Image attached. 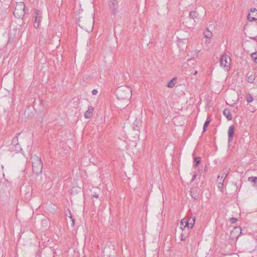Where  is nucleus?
I'll return each instance as SVG.
<instances>
[{"label": "nucleus", "instance_id": "f8f14e48", "mask_svg": "<svg viewBox=\"0 0 257 257\" xmlns=\"http://www.w3.org/2000/svg\"><path fill=\"white\" fill-rule=\"evenodd\" d=\"M93 111V107L92 106H89L87 110L85 112L84 116L86 118H89L91 117L92 112Z\"/></svg>", "mask_w": 257, "mask_h": 257}, {"label": "nucleus", "instance_id": "4c0bfd02", "mask_svg": "<svg viewBox=\"0 0 257 257\" xmlns=\"http://www.w3.org/2000/svg\"><path fill=\"white\" fill-rule=\"evenodd\" d=\"M249 181H251L252 182V179H250Z\"/></svg>", "mask_w": 257, "mask_h": 257}, {"label": "nucleus", "instance_id": "dca6fc26", "mask_svg": "<svg viewBox=\"0 0 257 257\" xmlns=\"http://www.w3.org/2000/svg\"><path fill=\"white\" fill-rule=\"evenodd\" d=\"M177 79L174 77L172 80H171L167 84V86L169 88H173L176 82Z\"/></svg>", "mask_w": 257, "mask_h": 257}, {"label": "nucleus", "instance_id": "4468645a", "mask_svg": "<svg viewBox=\"0 0 257 257\" xmlns=\"http://www.w3.org/2000/svg\"><path fill=\"white\" fill-rule=\"evenodd\" d=\"M223 114L224 115V116H226V117L227 118V119L228 120H231L232 116H231V114L230 113V110L229 109H225L223 110Z\"/></svg>", "mask_w": 257, "mask_h": 257}, {"label": "nucleus", "instance_id": "20e7f679", "mask_svg": "<svg viewBox=\"0 0 257 257\" xmlns=\"http://www.w3.org/2000/svg\"><path fill=\"white\" fill-rule=\"evenodd\" d=\"M231 64V59L227 54L222 55L220 59V66L224 68L225 70H228Z\"/></svg>", "mask_w": 257, "mask_h": 257}, {"label": "nucleus", "instance_id": "e433bc0d", "mask_svg": "<svg viewBox=\"0 0 257 257\" xmlns=\"http://www.w3.org/2000/svg\"><path fill=\"white\" fill-rule=\"evenodd\" d=\"M252 39L256 40H257V37H255L252 38Z\"/></svg>", "mask_w": 257, "mask_h": 257}, {"label": "nucleus", "instance_id": "1a4fd4ad", "mask_svg": "<svg viewBox=\"0 0 257 257\" xmlns=\"http://www.w3.org/2000/svg\"><path fill=\"white\" fill-rule=\"evenodd\" d=\"M18 138H14L10 146V148L12 152L18 153L22 150L20 145L18 143Z\"/></svg>", "mask_w": 257, "mask_h": 257}, {"label": "nucleus", "instance_id": "9d476101", "mask_svg": "<svg viewBox=\"0 0 257 257\" xmlns=\"http://www.w3.org/2000/svg\"><path fill=\"white\" fill-rule=\"evenodd\" d=\"M190 195L194 200H197L199 196V191L197 188H192L190 191Z\"/></svg>", "mask_w": 257, "mask_h": 257}, {"label": "nucleus", "instance_id": "9b49d317", "mask_svg": "<svg viewBox=\"0 0 257 257\" xmlns=\"http://www.w3.org/2000/svg\"><path fill=\"white\" fill-rule=\"evenodd\" d=\"M234 131V127L233 125H230L228 130V142H230L231 141L233 135Z\"/></svg>", "mask_w": 257, "mask_h": 257}, {"label": "nucleus", "instance_id": "2eb2a0df", "mask_svg": "<svg viewBox=\"0 0 257 257\" xmlns=\"http://www.w3.org/2000/svg\"><path fill=\"white\" fill-rule=\"evenodd\" d=\"M229 172V169L226 168L224 169L221 173H220L219 175L221 177V178H223L225 179L227 177L228 174Z\"/></svg>", "mask_w": 257, "mask_h": 257}, {"label": "nucleus", "instance_id": "4be33fe9", "mask_svg": "<svg viewBox=\"0 0 257 257\" xmlns=\"http://www.w3.org/2000/svg\"><path fill=\"white\" fill-rule=\"evenodd\" d=\"M194 161L196 162V164L194 165V167H197L200 163V158L196 157L194 158Z\"/></svg>", "mask_w": 257, "mask_h": 257}, {"label": "nucleus", "instance_id": "a211bd4d", "mask_svg": "<svg viewBox=\"0 0 257 257\" xmlns=\"http://www.w3.org/2000/svg\"><path fill=\"white\" fill-rule=\"evenodd\" d=\"M198 16V14L195 11H192L190 12L189 14V18L191 19H194L195 18H197Z\"/></svg>", "mask_w": 257, "mask_h": 257}, {"label": "nucleus", "instance_id": "72a5a7b5", "mask_svg": "<svg viewBox=\"0 0 257 257\" xmlns=\"http://www.w3.org/2000/svg\"><path fill=\"white\" fill-rule=\"evenodd\" d=\"M251 12H256L257 13V10H256L255 8L251 9Z\"/></svg>", "mask_w": 257, "mask_h": 257}, {"label": "nucleus", "instance_id": "39448f33", "mask_svg": "<svg viewBox=\"0 0 257 257\" xmlns=\"http://www.w3.org/2000/svg\"><path fill=\"white\" fill-rule=\"evenodd\" d=\"M83 20V19L82 20L79 19L78 22V25L86 31L88 32H91L92 30L93 20L92 21L91 19H90L89 21L86 25L84 24Z\"/></svg>", "mask_w": 257, "mask_h": 257}, {"label": "nucleus", "instance_id": "c756f323", "mask_svg": "<svg viewBox=\"0 0 257 257\" xmlns=\"http://www.w3.org/2000/svg\"><path fill=\"white\" fill-rule=\"evenodd\" d=\"M92 196L93 197L96 198H98L99 197V195L98 194L96 193V192H93L92 193Z\"/></svg>", "mask_w": 257, "mask_h": 257}, {"label": "nucleus", "instance_id": "cd10ccee", "mask_svg": "<svg viewBox=\"0 0 257 257\" xmlns=\"http://www.w3.org/2000/svg\"><path fill=\"white\" fill-rule=\"evenodd\" d=\"M247 18L250 21H253L254 20H256V19L255 18H254V17H252L250 15V14H248V16H247Z\"/></svg>", "mask_w": 257, "mask_h": 257}, {"label": "nucleus", "instance_id": "a878e982", "mask_svg": "<svg viewBox=\"0 0 257 257\" xmlns=\"http://www.w3.org/2000/svg\"><path fill=\"white\" fill-rule=\"evenodd\" d=\"M254 79V77L253 76H252V75H250L249 77H248V81L249 82V83H252L253 82V80Z\"/></svg>", "mask_w": 257, "mask_h": 257}, {"label": "nucleus", "instance_id": "7ed1b4c3", "mask_svg": "<svg viewBox=\"0 0 257 257\" xmlns=\"http://www.w3.org/2000/svg\"><path fill=\"white\" fill-rule=\"evenodd\" d=\"M25 5L24 3H20L16 5L14 12V16L18 18H23L25 15Z\"/></svg>", "mask_w": 257, "mask_h": 257}, {"label": "nucleus", "instance_id": "5701e85b", "mask_svg": "<svg viewBox=\"0 0 257 257\" xmlns=\"http://www.w3.org/2000/svg\"><path fill=\"white\" fill-rule=\"evenodd\" d=\"M251 57L257 63V52L251 54Z\"/></svg>", "mask_w": 257, "mask_h": 257}, {"label": "nucleus", "instance_id": "412c9836", "mask_svg": "<svg viewBox=\"0 0 257 257\" xmlns=\"http://www.w3.org/2000/svg\"><path fill=\"white\" fill-rule=\"evenodd\" d=\"M252 179V182L254 183V186H257V177H249L248 178L247 180L250 181V179Z\"/></svg>", "mask_w": 257, "mask_h": 257}, {"label": "nucleus", "instance_id": "f257e3e1", "mask_svg": "<svg viewBox=\"0 0 257 257\" xmlns=\"http://www.w3.org/2000/svg\"><path fill=\"white\" fill-rule=\"evenodd\" d=\"M115 95L119 100H128L132 97V90L126 86H119L115 90Z\"/></svg>", "mask_w": 257, "mask_h": 257}, {"label": "nucleus", "instance_id": "b1692460", "mask_svg": "<svg viewBox=\"0 0 257 257\" xmlns=\"http://www.w3.org/2000/svg\"><path fill=\"white\" fill-rule=\"evenodd\" d=\"M224 181V179L223 178H221L220 176L219 175L218 176V177H217V183H223Z\"/></svg>", "mask_w": 257, "mask_h": 257}, {"label": "nucleus", "instance_id": "423d86ee", "mask_svg": "<svg viewBox=\"0 0 257 257\" xmlns=\"http://www.w3.org/2000/svg\"><path fill=\"white\" fill-rule=\"evenodd\" d=\"M108 5L111 14L113 15H115L118 12L119 7L118 2L117 0H109Z\"/></svg>", "mask_w": 257, "mask_h": 257}, {"label": "nucleus", "instance_id": "f3484780", "mask_svg": "<svg viewBox=\"0 0 257 257\" xmlns=\"http://www.w3.org/2000/svg\"><path fill=\"white\" fill-rule=\"evenodd\" d=\"M66 215L70 218V220L71 222V225L74 226L75 223L74 218H73L72 214L70 211H68L66 213Z\"/></svg>", "mask_w": 257, "mask_h": 257}, {"label": "nucleus", "instance_id": "bb28decb", "mask_svg": "<svg viewBox=\"0 0 257 257\" xmlns=\"http://www.w3.org/2000/svg\"><path fill=\"white\" fill-rule=\"evenodd\" d=\"M253 100V97L250 95L246 97V101L248 103L251 102Z\"/></svg>", "mask_w": 257, "mask_h": 257}, {"label": "nucleus", "instance_id": "ddd939ff", "mask_svg": "<svg viewBox=\"0 0 257 257\" xmlns=\"http://www.w3.org/2000/svg\"><path fill=\"white\" fill-rule=\"evenodd\" d=\"M141 124V122L140 119H136L133 124V128L134 130H139L140 126Z\"/></svg>", "mask_w": 257, "mask_h": 257}, {"label": "nucleus", "instance_id": "aec40b11", "mask_svg": "<svg viewBox=\"0 0 257 257\" xmlns=\"http://www.w3.org/2000/svg\"><path fill=\"white\" fill-rule=\"evenodd\" d=\"M210 122V119H209V118H207L203 125V132H204L206 131V128H207V126L208 125Z\"/></svg>", "mask_w": 257, "mask_h": 257}, {"label": "nucleus", "instance_id": "7c9ffc66", "mask_svg": "<svg viewBox=\"0 0 257 257\" xmlns=\"http://www.w3.org/2000/svg\"><path fill=\"white\" fill-rule=\"evenodd\" d=\"M98 93V91L96 90V89H93L92 91V94L93 95H96Z\"/></svg>", "mask_w": 257, "mask_h": 257}, {"label": "nucleus", "instance_id": "f704fd0d", "mask_svg": "<svg viewBox=\"0 0 257 257\" xmlns=\"http://www.w3.org/2000/svg\"><path fill=\"white\" fill-rule=\"evenodd\" d=\"M234 229H235V230H239V231H241L240 227H235Z\"/></svg>", "mask_w": 257, "mask_h": 257}, {"label": "nucleus", "instance_id": "c9c22d12", "mask_svg": "<svg viewBox=\"0 0 257 257\" xmlns=\"http://www.w3.org/2000/svg\"><path fill=\"white\" fill-rule=\"evenodd\" d=\"M197 73V70H196V71L194 72L193 75H196Z\"/></svg>", "mask_w": 257, "mask_h": 257}, {"label": "nucleus", "instance_id": "f03ea898", "mask_svg": "<svg viewBox=\"0 0 257 257\" xmlns=\"http://www.w3.org/2000/svg\"><path fill=\"white\" fill-rule=\"evenodd\" d=\"M32 160V167L34 173L37 175L40 174L42 171L43 163L40 158L34 156L31 158Z\"/></svg>", "mask_w": 257, "mask_h": 257}, {"label": "nucleus", "instance_id": "6ab92c4d", "mask_svg": "<svg viewBox=\"0 0 257 257\" xmlns=\"http://www.w3.org/2000/svg\"><path fill=\"white\" fill-rule=\"evenodd\" d=\"M204 35L205 37L206 38H211L212 36V33L208 29H206L205 31Z\"/></svg>", "mask_w": 257, "mask_h": 257}, {"label": "nucleus", "instance_id": "c85d7f7f", "mask_svg": "<svg viewBox=\"0 0 257 257\" xmlns=\"http://www.w3.org/2000/svg\"><path fill=\"white\" fill-rule=\"evenodd\" d=\"M237 221L236 218L232 217L230 219V221L231 223H235Z\"/></svg>", "mask_w": 257, "mask_h": 257}, {"label": "nucleus", "instance_id": "2f4dec72", "mask_svg": "<svg viewBox=\"0 0 257 257\" xmlns=\"http://www.w3.org/2000/svg\"><path fill=\"white\" fill-rule=\"evenodd\" d=\"M180 225H181V227L180 228L182 229H184L185 228H184V226L185 225V223H180Z\"/></svg>", "mask_w": 257, "mask_h": 257}, {"label": "nucleus", "instance_id": "473e14b6", "mask_svg": "<svg viewBox=\"0 0 257 257\" xmlns=\"http://www.w3.org/2000/svg\"><path fill=\"white\" fill-rule=\"evenodd\" d=\"M196 175H194L193 176L192 178V179H191V181L192 182L195 180V179L196 178Z\"/></svg>", "mask_w": 257, "mask_h": 257}, {"label": "nucleus", "instance_id": "393cba45", "mask_svg": "<svg viewBox=\"0 0 257 257\" xmlns=\"http://www.w3.org/2000/svg\"><path fill=\"white\" fill-rule=\"evenodd\" d=\"M217 187L221 192H222L223 191L222 189L223 188V183H218Z\"/></svg>", "mask_w": 257, "mask_h": 257}, {"label": "nucleus", "instance_id": "6e6552de", "mask_svg": "<svg viewBox=\"0 0 257 257\" xmlns=\"http://www.w3.org/2000/svg\"><path fill=\"white\" fill-rule=\"evenodd\" d=\"M195 218L194 217L188 218H183L181 220V223H184V228H192L194 224Z\"/></svg>", "mask_w": 257, "mask_h": 257}, {"label": "nucleus", "instance_id": "0eeeda50", "mask_svg": "<svg viewBox=\"0 0 257 257\" xmlns=\"http://www.w3.org/2000/svg\"><path fill=\"white\" fill-rule=\"evenodd\" d=\"M33 18L35 19L34 22V27L35 28H38L39 26H40L41 22L42 21V14L40 12V11L38 10H35V15L33 16Z\"/></svg>", "mask_w": 257, "mask_h": 257}]
</instances>
